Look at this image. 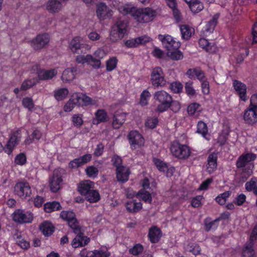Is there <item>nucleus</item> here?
<instances>
[{
    "instance_id": "9b49d317",
    "label": "nucleus",
    "mask_w": 257,
    "mask_h": 257,
    "mask_svg": "<svg viewBox=\"0 0 257 257\" xmlns=\"http://www.w3.org/2000/svg\"><path fill=\"white\" fill-rule=\"evenodd\" d=\"M50 41L49 36L46 33L39 34L31 42L32 47L35 50H38L44 48Z\"/></svg>"
},
{
    "instance_id": "f03ea898",
    "label": "nucleus",
    "mask_w": 257,
    "mask_h": 257,
    "mask_svg": "<svg viewBox=\"0 0 257 257\" xmlns=\"http://www.w3.org/2000/svg\"><path fill=\"white\" fill-rule=\"evenodd\" d=\"M154 99L159 103L156 110L159 112H163L169 108L172 97L166 91L159 90L154 93Z\"/></svg>"
},
{
    "instance_id": "393cba45",
    "label": "nucleus",
    "mask_w": 257,
    "mask_h": 257,
    "mask_svg": "<svg viewBox=\"0 0 257 257\" xmlns=\"http://www.w3.org/2000/svg\"><path fill=\"white\" fill-rule=\"evenodd\" d=\"M85 45L80 43V38L75 37L69 43V47L74 53H80L82 52L81 49L85 47Z\"/></svg>"
},
{
    "instance_id": "4468645a",
    "label": "nucleus",
    "mask_w": 257,
    "mask_h": 257,
    "mask_svg": "<svg viewBox=\"0 0 257 257\" xmlns=\"http://www.w3.org/2000/svg\"><path fill=\"white\" fill-rule=\"evenodd\" d=\"M256 158V155L253 153L242 154L237 160L236 166L237 168H242L248 164H253L251 161Z\"/></svg>"
},
{
    "instance_id": "8fccbe9b",
    "label": "nucleus",
    "mask_w": 257,
    "mask_h": 257,
    "mask_svg": "<svg viewBox=\"0 0 257 257\" xmlns=\"http://www.w3.org/2000/svg\"><path fill=\"white\" fill-rule=\"evenodd\" d=\"M191 11L194 13H197L202 11L203 8V4L199 1H195L189 7Z\"/></svg>"
},
{
    "instance_id": "f704fd0d",
    "label": "nucleus",
    "mask_w": 257,
    "mask_h": 257,
    "mask_svg": "<svg viewBox=\"0 0 257 257\" xmlns=\"http://www.w3.org/2000/svg\"><path fill=\"white\" fill-rule=\"evenodd\" d=\"M253 244V241L249 240V242L246 244L244 249L243 250L242 257H254Z\"/></svg>"
},
{
    "instance_id": "2f4dec72",
    "label": "nucleus",
    "mask_w": 257,
    "mask_h": 257,
    "mask_svg": "<svg viewBox=\"0 0 257 257\" xmlns=\"http://www.w3.org/2000/svg\"><path fill=\"white\" fill-rule=\"evenodd\" d=\"M125 207L128 212L131 213L137 212L142 209V204L141 202L131 201L126 203Z\"/></svg>"
},
{
    "instance_id": "bb28decb",
    "label": "nucleus",
    "mask_w": 257,
    "mask_h": 257,
    "mask_svg": "<svg viewBox=\"0 0 257 257\" xmlns=\"http://www.w3.org/2000/svg\"><path fill=\"white\" fill-rule=\"evenodd\" d=\"M198 43L201 48L209 53L215 52L217 50L216 46L213 43H209L207 40L204 38L200 39Z\"/></svg>"
},
{
    "instance_id": "b1692460",
    "label": "nucleus",
    "mask_w": 257,
    "mask_h": 257,
    "mask_svg": "<svg viewBox=\"0 0 257 257\" xmlns=\"http://www.w3.org/2000/svg\"><path fill=\"white\" fill-rule=\"evenodd\" d=\"M217 155L215 153L210 154L207 158L206 169L209 174L212 173L217 168Z\"/></svg>"
},
{
    "instance_id": "1a4fd4ad",
    "label": "nucleus",
    "mask_w": 257,
    "mask_h": 257,
    "mask_svg": "<svg viewBox=\"0 0 257 257\" xmlns=\"http://www.w3.org/2000/svg\"><path fill=\"white\" fill-rule=\"evenodd\" d=\"M14 192L19 197L25 198L31 194V189L28 182H18L14 187Z\"/></svg>"
},
{
    "instance_id": "338daca9",
    "label": "nucleus",
    "mask_w": 257,
    "mask_h": 257,
    "mask_svg": "<svg viewBox=\"0 0 257 257\" xmlns=\"http://www.w3.org/2000/svg\"><path fill=\"white\" fill-rule=\"evenodd\" d=\"M200 106L197 103H193L190 104L187 108V111L189 114L193 115Z\"/></svg>"
},
{
    "instance_id": "79ce46f5",
    "label": "nucleus",
    "mask_w": 257,
    "mask_h": 257,
    "mask_svg": "<svg viewBox=\"0 0 257 257\" xmlns=\"http://www.w3.org/2000/svg\"><path fill=\"white\" fill-rule=\"evenodd\" d=\"M68 94V90L67 88H61L54 92V97L58 101L64 99Z\"/></svg>"
},
{
    "instance_id": "c756f323",
    "label": "nucleus",
    "mask_w": 257,
    "mask_h": 257,
    "mask_svg": "<svg viewBox=\"0 0 257 257\" xmlns=\"http://www.w3.org/2000/svg\"><path fill=\"white\" fill-rule=\"evenodd\" d=\"M76 97L77 100V101H78V106H87L94 103L93 102L92 99L85 94L81 93L79 95L77 94Z\"/></svg>"
},
{
    "instance_id": "dca6fc26",
    "label": "nucleus",
    "mask_w": 257,
    "mask_h": 257,
    "mask_svg": "<svg viewBox=\"0 0 257 257\" xmlns=\"http://www.w3.org/2000/svg\"><path fill=\"white\" fill-rule=\"evenodd\" d=\"M62 179L56 171H54L53 176L50 180V187L52 192H57L61 187Z\"/></svg>"
},
{
    "instance_id": "2eb2a0df",
    "label": "nucleus",
    "mask_w": 257,
    "mask_h": 257,
    "mask_svg": "<svg viewBox=\"0 0 257 257\" xmlns=\"http://www.w3.org/2000/svg\"><path fill=\"white\" fill-rule=\"evenodd\" d=\"M91 154H85L82 156L76 158L70 161L69 163V167L72 169L77 168L89 162L91 160Z\"/></svg>"
},
{
    "instance_id": "58836bf2",
    "label": "nucleus",
    "mask_w": 257,
    "mask_h": 257,
    "mask_svg": "<svg viewBox=\"0 0 257 257\" xmlns=\"http://www.w3.org/2000/svg\"><path fill=\"white\" fill-rule=\"evenodd\" d=\"M91 203L96 202L100 199L98 192L93 189L85 197Z\"/></svg>"
},
{
    "instance_id": "20e7f679",
    "label": "nucleus",
    "mask_w": 257,
    "mask_h": 257,
    "mask_svg": "<svg viewBox=\"0 0 257 257\" xmlns=\"http://www.w3.org/2000/svg\"><path fill=\"white\" fill-rule=\"evenodd\" d=\"M127 23L124 20L118 19L111 27L110 40L116 42L122 39L126 32Z\"/></svg>"
},
{
    "instance_id": "a19ab883",
    "label": "nucleus",
    "mask_w": 257,
    "mask_h": 257,
    "mask_svg": "<svg viewBox=\"0 0 257 257\" xmlns=\"http://www.w3.org/2000/svg\"><path fill=\"white\" fill-rule=\"evenodd\" d=\"M97 122H106L108 120V116L106 112L103 109H98L95 113Z\"/></svg>"
},
{
    "instance_id": "680f3d73",
    "label": "nucleus",
    "mask_w": 257,
    "mask_h": 257,
    "mask_svg": "<svg viewBox=\"0 0 257 257\" xmlns=\"http://www.w3.org/2000/svg\"><path fill=\"white\" fill-rule=\"evenodd\" d=\"M153 160L156 166L159 171L162 172H164L165 171L167 168V166L165 163L160 159L156 158H154Z\"/></svg>"
},
{
    "instance_id": "cd10ccee",
    "label": "nucleus",
    "mask_w": 257,
    "mask_h": 257,
    "mask_svg": "<svg viewBox=\"0 0 257 257\" xmlns=\"http://www.w3.org/2000/svg\"><path fill=\"white\" fill-rule=\"evenodd\" d=\"M148 236L151 242H158L161 236L160 229L156 226L151 227L149 229Z\"/></svg>"
},
{
    "instance_id": "c03bdc74",
    "label": "nucleus",
    "mask_w": 257,
    "mask_h": 257,
    "mask_svg": "<svg viewBox=\"0 0 257 257\" xmlns=\"http://www.w3.org/2000/svg\"><path fill=\"white\" fill-rule=\"evenodd\" d=\"M180 31L182 38L184 40H188L190 38L192 32L190 28L187 25H182L180 27Z\"/></svg>"
},
{
    "instance_id": "09e8293b",
    "label": "nucleus",
    "mask_w": 257,
    "mask_h": 257,
    "mask_svg": "<svg viewBox=\"0 0 257 257\" xmlns=\"http://www.w3.org/2000/svg\"><path fill=\"white\" fill-rule=\"evenodd\" d=\"M167 55L173 60H179L183 58V53L178 49L167 52Z\"/></svg>"
},
{
    "instance_id": "c9c22d12",
    "label": "nucleus",
    "mask_w": 257,
    "mask_h": 257,
    "mask_svg": "<svg viewBox=\"0 0 257 257\" xmlns=\"http://www.w3.org/2000/svg\"><path fill=\"white\" fill-rule=\"evenodd\" d=\"M14 239L16 241L17 244L24 249H28L30 246L29 242L27 241L19 233H16L14 235Z\"/></svg>"
},
{
    "instance_id": "5fc2aeb1",
    "label": "nucleus",
    "mask_w": 257,
    "mask_h": 257,
    "mask_svg": "<svg viewBox=\"0 0 257 257\" xmlns=\"http://www.w3.org/2000/svg\"><path fill=\"white\" fill-rule=\"evenodd\" d=\"M193 82L189 81L185 83V89L187 94L190 96H194L196 94V91L193 88Z\"/></svg>"
},
{
    "instance_id": "ea45409f",
    "label": "nucleus",
    "mask_w": 257,
    "mask_h": 257,
    "mask_svg": "<svg viewBox=\"0 0 257 257\" xmlns=\"http://www.w3.org/2000/svg\"><path fill=\"white\" fill-rule=\"evenodd\" d=\"M110 254L106 248H101L92 251L90 257H109Z\"/></svg>"
},
{
    "instance_id": "412c9836",
    "label": "nucleus",
    "mask_w": 257,
    "mask_h": 257,
    "mask_svg": "<svg viewBox=\"0 0 257 257\" xmlns=\"http://www.w3.org/2000/svg\"><path fill=\"white\" fill-rule=\"evenodd\" d=\"M148 42H149V38L143 36L126 40L125 42V45L127 48L137 47L140 45L145 44Z\"/></svg>"
},
{
    "instance_id": "6e6d98bb",
    "label": "nucleus",
    "mask_w": 257,
    "mask_h": 257,
    "mask_svg": "<svg viewBox=\"0 0 257 257\" xmlns=\"http://www.w3.org/2000/svg\"><path fill=\"white\" fill-rule=\"evenodd\" d=\"M170 89L174 93H180L183 89V85L179 82H173L170 85Z\"/></svg>"
},
{
    "instance_id": "603ef678",
    "label": "nucleus",
    "mask_w": 257,
    "mask_h": 257,
    "mask_svg": "<svg viewBox=\"0 0 257 257\" xmlns=\"http://www.w3.org/2000/svg\"><path fill=\"white\" fill-rule=\"evenodd\" d=\"M144 250L143 246L140 244H136L133 247L131 248L128 251L129 253L134 255H138L141 254Z\"/></svg>"
},
{
    "instance_id": "864d4df0",
    "label": "nucleus",
    "mask_w": 257,
    "mask_h": 257,
    "mask_svg": "<svg viewBox=\"0 0 257 257\" xmlns=\"http://www.w3.org/2000/svg\"><path fill=\"white\" fill-rule=\"evenodd\" d=\"M60 217L67 222L75 218V213L71 211H62L60 215Z\"/></svg>"
},
{
    "instance_id": "052dcab7",
    "label": "nucleus",
    "mask_w": 257,
    "mask_h": 257,
    "mask_svg": "<svg viewBox=\"0 0 257 257\" xmlns=\"http://www.w3.org/2000/svg\"><path fill=\"white\" fill-rule=\"evenodd\" d=\"M22 103L25 107L27 108L30 110H31L34 106L33 101L31 98H24L22 100Z\"/></svg>"
},
{
    "instance_id": "3c124183",
    "label": "nucleus",
    "mask_w": 257,
    "mask_h": 257,
    "mask_svg": "<svg viewBox=\"0 0 257 257\" xmlns=\"http://www.w3.org/2000/svg\"><path fill=\"white\" fill-rule=\"evenodd\" d=\"M151 94L148 90H144L141 94L140 103L142 106H146L148 104V99L150 97Z\"/></svg>"
},
{
    "instance_id": "a18cd8bd",
    "label": "nucleus",
    "mask_w": 257,
    "mask_h": 257,
    "mask_svg": "<svg viewBox=\"0 0 257 257\" xmlns=\"http://www.w3.org/2000/svg\"><path fill=\"white\" fill-rule=\"evenodd\" d=\"M196 133L201 134L203 137H205L208 133V128L206 124L203 121H199L197 124Z\"/></svg>"
},
{
    "instance_id": "4d7b16f0",
    "label": "nucleus",
    "mask_w": 257,
    "mask_h": 257,
    "mask_svg": "<svg viewBox=\"0 0 257 257\" xmlns=\"http://www.w3.org/2000/svg\"><path fill=\"white\" fill-rule=\"evenodd\" d=\"M256 181L257 179L256 178L253 177L251 178L249 181H248L245 183V189L248 191H252L253 192L255 188L257 186V185H256Z\"/></svg>"
},
{
    "instance_id": "f257e3e1",
    "label": "nucleus",
    "mask_w": 257,
    "mask_h": 257,
    "mask_svg": "<svg viewBox=\"0 0 257 257\" xmlns=\"http://www.w3.org/2000/svg\"><path fill=\"white\" fill-rule=\"evenodd\" d=\"M67 223L69 226L73 230V232L77 234L72 241V246L74 248H77L87 244L90 239L83 235V233L82 232V227L76 218H73Z\"/></svg>"
},
{
    "instance_id": "a211bd4d",
    "label": "nucleus",
    "mask_w": 257,
    "mask_h": 257,
    "mask_svg": "<svg viewBox=\"0 0 257 257\" xmlns=\"http://www.w3.org/2000/svg\"><path fill=\"white\" fill-rule=\"evenodd\" d=\"M96 14L99 19H104L111 16V11L103 3L98 4L96 6Z\"/></svg>"
},
{
    "instance_id": "7c9ffc66",
    "label": "nucleus",
    "mask_w": 257,
    "mask_h": 257,
    "mask_svg": "<svg viewBox=\"0 0 257 257\" xmlns=\"http://www.w3.org/2000/svg\"><path fill=\"white\" fill-rule=\"evenodd\" d=\"M40 229L45 236H50L54 232V227L52 224L47 221H45L40 225Z\"/></svg>"
},
{
    "instance_id": "13d9d810",
    "label": "nucleus",
    "mask_w": 257,
    "mask_h": 257,
    "mask_svg": "<svg viewBox=\"0 0 257 257\" xmlns=\"http://www.w3.org/2000/svg\"><path fill=\"white\" fill-rule=\"evenodd\" d=\"M158 123V120L157 117H149L147 118L145 125L150 128H154L156 127Z\"/></svg>"
},
{
    "instance_id": "aec40b11",
    "label": "nucleus",
    "mask_w": 257,
    "mask_h": 257,
    "mask_svg": "<svg viewBox=\"0 0 257 257\" xmlns=\"http://www.w3.org/2000/svg\"><path fill=\"white\" fill-rule=\"evenodd\" d=\"M38 77L39 80H47L52 79L57 74L56 69L50 70L40 69L37 71Z\"/></svg>"
},
{
    "instance_id": "0e129e2a",
    "label": "nucleus",
    "mask_w": 257,
    "mask_h": 257,
    "mask_svg": "<svg viewBox=\"0 0 257 257\" xmlns=\"http://www.w3.org/2000/svg\"><path fill=\"white\" fill-rule=\"evenodd\" d=\"M26 162V157L23 153L18 155L15 159V163L19 165H23Z\"/></svg>"
},
{
    "instance_id": "4c0bfd02",
    "label": "nucleus",
    "mask_w": 257,
    "mask_h": 257,
    "mask_svg": "<svg viewBox=\"0 0 257 257\" xmlns=\"http://www.w3.org/2000/svg\"><path fill=\"white\" fill-rule=\"evenodd\" d=\"M137 196L146 203H151L152 202V198L151 194L144 189H141L137 194Z\"/></svg>"
},
{
    "instance_id": "9d476101",
    "label": "nucleus",
    "mask_w": 257,
    "mask_h": 257,
    "mask_svg": "<svg viewBox=\"0 0 257 257\" xmlns=\"http://www.w3.org/2000/svg\"><path fill=\"white\" fill-rule=\"evenodd\" d=\"M21 138V135L20 130L12 133L8 142L5 147V152L9 155L10 154L15 147L19 143Z\"/></svg>"
},
{
    "instance_id": "f3484780",
    "label": "nucleus",
    "mask_w": 257,
    "mask_h": 257,
    "mask_svg": "<svg viewBox=\"0 0 257 257\" xmlns=\"http://www.w3.org/2000/svg\"><path fill=\"white\" fill-rule=\"evenodd\" d=\"M243 118L246 123L254 124L257 121V110L249 106L244 110Z\"/></svg>"
},
{
    "instance_id": "a878e982",
    "label": "nucleus",
    "mask_w": 257,
    "mask_h": 257,
    "mask_svg": "<svg viewBox=\"0 0 257 257\" xmlns=\"http://www.w3.org/2000/svg\"><path fill=\"white\" fill-rule=\"evenodd\" d=\"M93 188V183L87 180L80 183L78 186V191L82 195L85 197Z\"/></svg>"
},
{
    "instance_id": "de8ad7c7",
    "label": "nucleus",
    "mask_w": 257,
    "mask_h": 257,
    "mask_svg": "<svg viewBox=\"0 0 257 257\" xmlns=\"http://www.w3.org/2000/svg\"><path fill=\"white\" fill-rule=\"evenodd\" d=\"M186 249L187 251L192 252L195 255H197L200 253L201 248L196 243H190L187 247Z\"/></svg>"
},
{
    "instance_id": "37998d69",
    "label": "nucleus",
    "mask_w": 257,
    "mask_h": 257,
    "mask_svg": "<svg viewBox=\"0 0 257 257\" xmlns=\"http://www.w3.org/2000/svg\"><path fill=\"white\" fill-rule=\"evenodd\" d=\"M77 100L76 96L70 99L64 105V110L67 112L71 111L76 105H78V101Z\"/></svg>"
},
{
    "instance_id": "5701e85b",
    "label": "nucleus",
    "mask_w": 257,
    "mask_h": 257,
    "mask_svg": "<svg viewBox=\"0 0 257 257\" xmlns=\"http://www.w3.org/2000/svg\"><path fill=\"white\" fill-rule=\"evenodd\" d=\"M233 86L235 90L237 91L238 94L239 95L240 98L242 100L245 101L246 100V85L242 82L235 80L233 82Z\"/></svg>"
},
{
    "instance_id": "e433bc0d",
    "label": "nucleus",
    "mask_w": 257,
    "mask_h": 257,
    "mask_svg": "<svg viewBox=\"0 0 257 257\" xmlns=\"http://www.w3.org/2000/svg\"><path fill=\"white\" fill-rule=\"evenodd\" d=\"M86 63L95 69L100 68L101 65V62L98 59H97L93 56L89 54L86 55Z\"/></svg>"
},
{
    "instance_id": "6e6552de",
    "label": "nucleus",
    "mask_w": 257,
    "mask_h": 257,
    "mask_svg": "<svg viewBox=\"0 0 257 257\" xmlns=\"http://www.w3.org/2000/svg\"><path fill=\"white\" fill-rule=\"evenodd\" d=\"M158 39L161 41L163 46L168 52L177 50L181 46V43L179 41L175 40L170 35L160 34L158 35Z\"/></svg>"
},
{
    "instance_id": "69168bd1",
    "label": "nucleus",
    "mask_w": 257,
    "mask_h": 257,
    "mask_svg": "<svg viewBox=\"0 0 257 257\" xmlns=\"http://www.w3.org/2000/svg\"><path fill=\"white\" fill-rule=\"evenodd\" d=\"M111 162L113 165L116 167V169H117V168L119 167H124L123 166L121 165L122 159L121 157L117 155H114L112 157Z\"/></svg>"
},
{
    "instance_id": "bf43d9fd",
    "label": "nucleus",
    "mask_w": 257,
    "mask_h": 257,
    "mask_svg": "<svg viewBox=\"0 0 257 257\" xmlns=\"http://www.w3.org/2000/svg\"><path fill=\"white\" fill-rule=\"evenodd\" d=\"M117 61V59L114 57H112L107 60L106 65L107 71H111L113 70L116 67Z\"/></svg>"
},
{
    "instance_id": "473e14b6",
    "label": "nucleus",
    "mask_w": 257,
    "mask_h": 257,
    "mask_svg": "<svg viewBox=\"0 0 257 257\" xmlns=\"http://www.w3.org/2000/svg\"><path fill=\"white\" fill-rule=\"evenodd\" d=\"M39 83V79L37 77L32 78H28L25 80L22 84L21 90H26L31 88L33 86Z\"/></svg>"
},
{
    "instance_id": "c85d7f7f",
    "label": "nucleus",
    "mask_w": 257,
    "mask_h": 257,
    "mask_svg": "<svg viewBox=\"0 0 257 257\" xmlns=\"http://www.w3.org/2000/svg\"><path fill=\"white\" fill-rule=\"evenodd\" d=\"M168 6L172 10L174 18L177 21L181 20V13L178 9L176 0H166Z\"/></svg>"
},
{
    "instance_id": "ddd939ff",
    "label": "nucleus",
    "mask_w": 257,
    "mask_h": 257,
    "mask_svg": "<svg viewBox=\"0 0 257 257\" xmlns=\"http://www.w3.org/2000/svg\"><path fill=\"white\" fill-rule=\"evenodd\" d=\"M126 114L121 110L114 112L112 119V125L113 128L118 129L124 123L126 119Z\"/></svg>"
},
{
    "instance_id": "6ab92c4d",
    "label": "nucleus",
    "mask_w": 257,
    "mask_h": 257,
    "mask_svg": "<svg viewBox=\"0 0 257 257\" xmlns=\"http://www.w3.org/2000/svg\"><path fill=\"white\" fill-rule=\"evenodd\" d=\"M79 72L80 70L77 67L68 68L63 71L62 80L65 82L72 81Z\"/></svg>"
},
{
    "instance_id": "e2e57ef3",
    "label": "nucleus",
    "mask_w": 257,
    "mask_h": 257,
    "mask_svg": "<svg viewBox=\"0 0 257 257\" xmlns=\"http://www.w3.org/2000/svg\"><path fill=\"white\" fill-rule=\"evenodd\" d=\"M86 172L89 177H96L98 173V170L97 168L93 166H89L86 169Z\"/></svg>"
},
{
    "instance_id": "423d86ee",
    "label": "nucleus",
    "mask_w": 257,
    "mask_h": 257,
    "mask_svg": "<svg viewBox=\"0 0 257 257\" xmlns=\"http://www.w3.org/2000/svg\"><path fill=\"white\" fill-rule=\"evenodd\" d=\"M170 150L174 156L181 159L188 158L190 155L188 147L185 145H181L178 142L172 144Z\"/></svg>"
},
{
    "instance_id": "f8f14e48",
    "label": "nucleus",
    "mask_w": 257,
    "mask_h": 257,
    "mask_svg": "<svg viewBox=\"0 0 257 257\" xmlns=\"http://www.w3.org/2000/svg\"><path fill=\"white\" fill-rule=\"evenodd\" d=\"M128 139L132 149H136L144 145V139L142 135L136 131L130 132L128 135Z\"/></svg>"
},
{
    "instance_id": "72a5a7b5",
    "label": "nucleus",
    "mask_w": 257,
    "mask_h": 257,
    "mask_svg": "<svg viewBox=\"0 0 257 257\" xmlns=\"http://www.w3.org/2000/svg\"><path fill=\"white\" fill-rule=\"evenodd\" d=\"M61 208V206L60 204L56 201L47 202L44 205L45 211L48 213L60 210Z\"/></svg>"
},
{
    "instance_id": "39448f33",
    "label": "nucleus",
    "mask_w": 257,
    "mask_h": 257,
    "mask_svg": "<svg viewBox=\"0 0 257 257\" xmlns=\"http://www.w3.org/2000/svg\"><path fill=\"white\" fill-rule=\"evenodd\" d=\"M151 84L155 89L159 87H164L166 84V81L164 78V73L161 67L154 68L151 75Z\"/></svg>"
},
{
    "instance_id": "0eeeda50",
    "label": "nucleus",
    "mask_w": 257,
    "mask_h": 257,
    "mask_svg": "<svg viewBox=\"0 0 257 257\" xmlns=\"http://www.w3.org/2000/svg\"><path fill=\"white\" fill-rule=\"evenodd\" d=\"M14 221L19 224L29 223L33 220V215L30 211L17 209L12 214Z\"/></svg>"
},
{
    "instance_id": "7ed1b4c3",
    "label": "nucleus",
    "mask_w": 257,
    "mask_h": 257,
    "mask_svg": "<svg viewBox=\"0 0 257 257\" xmlns=\"http://www.w3.org/2000/svg\"><path fill=\"white\" fill-rule=\"evenodd\" d=\"M133 17L138 22L148 23L152 21L156 16V12L150 8L133 9Z\"/></svg>"
},
{
    "instance_id": "49530a36",
    "label": "nucleus",
    "mask_w": 257,
    "mask_h": 257,
    "mask_svg": "<svg viewBox=\"0 0 257 257\" xmlns=\"http://www.w3.org/2000/svg\"><path fill=\"white\" fill-rule=\"evenodd\" d=\"M136 8L131 7L128 5H121L118 7V10L122 14L125 15L130 14L132 16L134 15L133 9H135Z\"/></svg>"
},
{
    "instance_id": "774afa93",
    "label": "nucleus",
    "mask_w": 257,
    "mask_h": 257,
    "mask_svg": "<svg viewBox=\"0 0 257 257\" xmlns=\"http://www.w3.org/2000/svg\"><path fill=\"white\" fill-rule=\"evenodd\" d=\"M169 108L174 112H178L181 109V104L178 101L173 100L172 99V102L170 103Z\"/></svg>"
},
{
    "instance_id": "4be33fe9",
    "label": "nucleus",
    "mask_w": 257,
    "mask_h": 257,
    "mask_svg": "<svg viewBox=\"0 0 257 257\" xmlns=\"http://www.w3.org/2000/svg\"><path fill=\"white\" fill-rule=\"evenodd\" d=\"M131 173L129 168L125 167H119L116 169V177L117 180L122 183L128 181Z\"/></svg>"
}]
</instances>
